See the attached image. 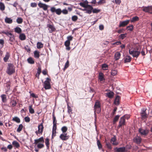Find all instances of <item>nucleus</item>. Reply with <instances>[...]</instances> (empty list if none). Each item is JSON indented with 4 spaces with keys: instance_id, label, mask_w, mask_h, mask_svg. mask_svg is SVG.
Instances as JSON below:
<instances>
[{
    "instance_id": "cd10ccee",
    "label": "nucleus",
    "mask_w": 152,
    "mask_h": 152,
    "mask_svg": "<svg viewBox=\"0 0 152 152\" xmlns=\"http://www.w3.org/2000/svg\"><path fill=\"white\" fill-rule=\"evenodd\" d=\"M12 144L14 147H16V148H18L20 146L19 143L15 140H14L12 142Z\"/></svg>"
},
{
    "instance_id": "4be33fe9",
    "label": "nucleus",
    "mask_w": 152,
    "mask_h": 152,
    "mask_svg": "<svg viewBox=\"0 0 152 152\" xmlns=\"http://www.w3.org/2000/svg\"><path fill=\"white\" fill-rule=\"evenodd\" d=\"M99 79L100 81L104 82L105 79L104 77V75L102 72H100L99 75Z\"/></svg>"
},
{
    "instance_id": "de8ad7c7",
    "label": "nucleus",
    "mask_w": 152,
    "mask_h": 152,
    "mask_svg": "<svg viewBox=\"0 0 152 152\" xmlns=\"http://www.w3.org/2000/svg\"><path fill=\"white\" fill-rule=\"evenodd\" d=\"M106 146L107 148L110 150H111L112 147L111 144L109 142H106Z\"/></svg>"
},
{
    "instance_id": "20e7f679",
    "label": "nucleus",
    "mask_w": 152,
    "mask_h": 152,
    "mask_svg": "<svg viewBox=\"0 0 152 152\" xmlns=\"http://www.w3.org/2000/svg\"><path fill=\"white\" fill-rule=\"evenodd\" d=\"M138 49V48H137L136 49H134L133 50H132V49H130L129 50V53L133 57L137 58L140 53V52L137 50Z\"/></svg>"
},
{
    "instance_id": "e2e57ef3",
    "label": "nucleus",
    "mask_w": 152,
    "mask_h": 152,
    "mask_svg": "<svg viewBox=\"0 0 152 152\" xmlns=\"http://www.w3.org/2000/svg\"><path fill=\"white\" fill-rule=\"evenodd\" d=\"M70 42L67 40L64 43V45L65 46H70Z\"/></svg>"
},
{
    "instance_id": "72a5a7b5",
    "label": "nucleus",
    "mask_w": 152,
    "mask_h": 152,
    "mask_svg": "<svg viewBox=\"0 0 152 152\" xmlns=\"http://www.w3.org/2000/svg\"><path fill=\"white\" fill-rule=\"evenodd\" d=\"M37 47L38 49H40L43 47V44L41 42H38L37 43Z\"/></svg>"
},
{
    "instance_id": "09e8293b",
    "label": "nucleus",
    "mask_w": 152,
    "mask_h": 152,
    "mask_svg": "<svg viewBox=\"0 0 152 152\" xmlns=\"http://www.w3.org/2000/svg\"><path fill=\"white\" fill-rule=\"evenodd\" d=\"M97 144L99 149H100L102 148V146L99 140H98L97 141Z\"/></svg>"
},
{
    "instance_id": "423d86ee",
    "label": "nucleus",
    "mask_w": 152,
    "mask_h": 152,
    "mask_svg": "<svg viewBox=\"0 0 152 152\" xmlns=\"http://www.w3.org/2000/svg\"><path fill=\"white\" fill-rule=\"evenodd\" d=\"M2 33L6 34L9 37V41L11 42H13L15 40V37L11 33L8 31L5 32L3 31L2 32Z\"/></svg>"
},
{
    "instance_id": "864d4df0",
    "label": "nucleus",
    "mask_w": 152,
    "mask_h": 152,
    "mask_svg": "<svg viewBox=\"0 0 152 152\" xmlns=\"http://www.w3.org/2000/svg\"><path fill=\"white\" fill-rule=\"evenodd\" d=\"M119 117L120 115H117L115 116L113 121L114 123L117 122L118 121V119L119 118Z\"/></svg>"
},
{
    "instance_id": "338daca9",
    "label": "nucleus",
    "mask_w": 152,
    "mask_h": 152,
    "mask_svg": "<svg viewBox=\"0 0 152 152\" xmlns=\"http://www.w3.org/2000/svg\"><path fill=\"white\" fill-rule=\"evenodd\" d=\"M105 1V0H99V1L98 2V4H100L104 3L106 2Z\"/></svg>"
},
{
    "instance_id": "4d7b16f0",
    "label": "nucleus",
    "mask_w": 152,
    "mask_h": 152,
    "mask_svg": "<svg viewBox=\"0 0 152 152\" xmlns=\"http://www.w3.org/2000/svg\"><path fill=\"white\" fill-rule=\"evenodd\" d=\"M69 66V61L68 60L66 63L63 69L64 70H65L66 68H67Z\"/></svg>"
},
{
    "instance_id": "c756f323",
    "label": "nucleus",
    "mask_w": 152,
    "mask_h": 152,
    "mask_svg": "<svg viewBox=\"0 0 152 152\" xmlns=\"http://www.w3.org/2000/svg\"><path fill=\"white\" fill-rule=\"evenodd\" d=\"M34 53V58L38 59L39 57V52L37 50H35Z\"/></svg>"
},
{
    "instance_id": "6e6552de",
    "label": "nucleus",
    "mask_w": 152,
    "mask_h": 152,
    "mask_svg": "<svg viewBox=\"0 0 152 152\" xmlns=\"http://www.w3.org/2000/svg\"><path fill=\"white\" fill-rule=\"evenodd\" d=\"M50 10L52 13L55 12L56 14L60 15L61 13V10L60 8L56 9L54 7H51Z\"/></svg>"
},
{
    "instance_id": "bb28decb",
    "label": "nucleus",
    "mask_w": 152,
    "mask_h": 152,
    "mask_svg": "<svg viewBox=\"0 0 152 152\" xmlns=\"http://www.w3.org/2000/svg\"><path fill=\"white\" fill-rule=\"evenodd\" d=\"M45 144L46 146L47 149H48L50 147V140L48 138L45 139Z\"/></svg>"
},
{
    "instance_id": "f8f14e48",
    "label": "nucleus",
    "mask_w": 152,
    "mask_h": 152,
    "mask_svg": "<svg viewBox=\"0 0 152 152\" xmlns=\"http://www.w3.org/2000/svg\"><path fill=\"white\" fill-rule=\"evenodd\" d=\"M119 123V125L118 126L119 128L125 125V120L123 117H122L120 118Z\"/></svg>"
},
{
    "instance_id": "ea45409f",
    "label": "nucleus",
    "mask_w": 152,
    "mask_h": 152,
    "mask_svg": "<svg viewBox=\"0 0 152 152\" xmlns=\"http://www.w3.org/2000/svg\"><path fill=\"white\" fill-rule=\"evenodd\" d=\"M67 128L66 126H64L61 128V130L63 132V133L66 134V132L67 130Z\"/></svg>"
},
{
    "instance_id": "49530a36",
    "label": "nucleus",
    "mask_w": 152,
    "mask_h": 152,
    "mask_svg": "<svg viewBox=\"0 0 152 152\" xmlns=\"http://www.w3.org/2000/svg\"><path fill=\"white\" fill-rule=\"evenodd\" d=\"M23 127V126L22 124H20L17 129V132H20L22 130Z\"/></svg>"
},
{
    "instance_id": "5fc2aeb1",
    "label": "nucleus",
    "mask_w": 152,
    "mask_h": 152,
    "mask_svg": "<svg viewBox=\"0 0 152 152\" xmlns=\"http://www.w3.org/2000/svg\"><path fill=\"white\" fill-rule=\"evenodd\" d=\"M68 112L69 114H71L72 113V110L70 107L68 105H67Z\"/></svg>"
},
{
    "instance_id": "f704fd0d",
    "label": "nucleus",
    "mask_w": 152,
    "mask_h": 152,
    "mask_svg": "<svg viewBox=\"0 0 152 152\" xmlns=\"http://www.w3.org/2000/svg\"><path fill=\"white\" fill-rule=\"evenodd\" d=\"M114 95V93L113 92L110 91L107 93V96L110 98H112Z\"/></svg>"
},
{
    "instance_id": "e433bc0d",
    "label": "nucleus",
    "mask_w": 152,
    "mask_h": 152,
    "mask_svg": "<svg viewBox=\"0 0 152 152\" xmlns=\"http://www.w3.org/2000/svg\"><path fill=\"white\" fill-rule=\"evenodd\" d=\"M19 39L21 40H24L26 39V36L25 34H21L20 35Z\"/></svg>"
},
{
    "instance_id": "0eeeda50",
    "label": "nucleus",
    "mask_w": 152,
    "mask_h": 152,
    "mask_svg": "<svg viewBox=\"0 0 152 152\" xmlns=\"http://www.w3.org/2000/svg\"><path fill=\"white\" fill-rule=\"evenodd\" d=\"M43 121H42V122L40 124H39L38 126V131H37L35 132V133L37 135H38V134H42L43 131L44 127H43Z\"/></svg>"
},
{
    "instance_id": "bf43d9fd",
    "label": "nucleus",
    "mask_w": 152,
    "mask_h": 152,
    "mask_svg": "<svg viewBox=\"0 0 152 152\" xmlns=\"http://www.w3.org/2000/svg\"><path fill=\"white\" fill-rule=\"evenodd\" d=\"M117 73V71L116 70H112L111 72V74L113 76L115 75Z\"/></svg>"
},
{
    "instance_id": "4c0bfd02",
    "label": "nucleus",
    "mask_w": 152,
    "mask_h": 152,
    "mask_svg": "<svg viewBox=\"0 0 152 152\" xmlns=\"http://www.w3.org/2000/svg\"><path fill=\"white\" fill-rule=\"evenodd\" d=\"M5 6L4 4L2 2H0V10L2 11L4 10Z\"/></svg>"
},
{
    "instance_id": "2eb2a0df",
    "label": "nucleus",
    "mask_w": 152,
    "mask_h": 152,
    "mask_svg": "<svg viewBox=\"0 0 152 152\" xmlns=\"http://www.w3.org/2000/svg\"><path fill=\"white\" fill-rule=\"evenodd\" d=\"M38 6L40 8H42L44 11L47 10L48 7H49L48 5L41 2H39L38 4Z\"/></svg>"
},
{
    "instance_id": "a878e982",
    "label": "nucleus",
    "mask_w": 152,
    "mask_h": 152,
    "mask_svg": "<svg viewBox=\"0 0 152 152\" xmlns=\"http://www.w3.org/2000/svg\"><path fill=\"white\" fill-rule=\"evenodd\" d=\"M120 97L119 96H117L114 101V104L115 105H118L119 104V99Z\"/></svg>"
},
{
    "instance_id": "f257e3e1",
    "label": "nucleus",
    "mask_w": 152,
    "mask_h": 152,
    "mask_svg": "<svg viewBox=\"0 0 152 152\" xmlns=\"http://www.w3.org/2000/svg\"><path fill=\"white\" fill-rule=\"evenodd\" d=\"M44 142L43 137H42L39 139L34 140V144L37 145V147L38 149H41L44 147L43 144Z\"/></svg>"
},
{
    "instance_id": "c85d7f7f",
    "label": "nucleus",
    "mask_w": 152,
    "mask_h": 152,
    "mask_svg": "<svg viewBox=\"0 0 152 152\" xmlns=\"http://www.w3.org/2000/svg\"><path fill=\"white\" fill-rule=\"evenodd\" d=\"M2 102L4 103H5L7 101L6 96L5 94H2L1 96Z\"/></svg>"
},
{
    "instance_id": "4468645a",
    "label": "nucleus",
    "mask_w": 152,
    "mask_h": 152,
    "mask_svg": "<svg viewBox=\"0 0 152 152\" xmlns=\"http://www.w3.org/2000/svg\"><path fill=\"white\" fill-rule=\"evenodd\" d=\"M47 27L48 28V29L50 33H52L53 31H55L56 29L54 26L53 24H48L47 25Z\"/></svg>"
},
{
    "instance_id": "ddd939ff",
    "label": "nucleus",
    "mask_w": 152,
    "mask_h": 152,
    "mask_svg": "<svg viewBox=\"0 0 152 152\" xmlns=\"http://www.w3.org/2000/svg\"><path fill=\"white\" fill-rule=\"evenodd\" d=\"M92 10H93V7L91 5H88L86 7L85 9L84 10V11H86L85 12L86 13L90 14L92 12Z\"/></svg>"
},
{
    "instance_id": "a211bd4d",
    "label": "nucleus",
    "mask_w": 152,
    "mask_h": 152,
    "mask_svg": "<svg viewBox=\"0 0 152 152\" xmlns=\"http://www.w3.org/2000/svg\"><path fill=\"white\" fill-rule=\"evenodd\" d=\"M129 20H127L122 22H120L119 27H125L129 24Z\"/></svg>"
},
{
    "instance_id": "8fccbe9b",
    "label": "nucleus",
    "mask_w": 152,
    "mask_h": 152,
    "mask_svg": "<svg viewBox=\"0 0 152 152\" xmlns=\"http://www.w3.org/2000/svg\"><path fill=\"white\" fill-rule=\"evenodd\" d=\"M16 21L18 23L21 24L23 21V19L21 18H18L16 20Z\"/></svg>"
},
{
    "instance_id": "13d9d810",
    "label": "nucleus",
    "mask_w": 152,
    "mask_h": 152,
    "mask_svg": "<svg viewBox=\"0 0 152 152\" xmlns=\"http://www.w3.org/2000/svg\"><path fill=\"white\" fill-rule=\"evenodd\" d=\"M100 11V10H98L97 9L95 8L94 9H93L92 10V12L94 13H97Z\"/></svg>"
},
{
    "instance_id": "c03bdc74",
    "label": "nucleus",
    "mask_w": 152,
    "mask_h": 152,
    "mask_svg": "<svg viewBox=\"0 0 152 152\" xmlns=\"http://www.w3.org/2000/svg\"><path fill=\"white\" fill-rule=\"evenodd\" d=\"M32 105H30L29 107V113L31 114H33L34 113V109L32 108Z\"/></svg>"
},
{
    "instance_id": "7ed1b4c3",
    "label": "nucleus",
    "mask_w": 152,
    "mask_h": 152,
    "mask_svg": "<svg viewBox=\"0 0 152 152\" xmlns=\"http://www.w3.org/2000/svg\"><path fill=\"white\" fill-rule=\"evenodd\" d=\"M15 67L12 64H8V66L7 70V72L9 75H10L15 72Z\"/></svg>"
},
{
    "instance_id": "37998d69",
    "label": "nucleus",
    "mask_w": 152,
    "mask_h": 152,
    "mask_svg": "<svg viewBox=\"0 0 152 152\" xmlns=\"http://www.w3.org/2000/svg\"><path fill=\"white\" fill-rule=\"evenodd\" d=\"M102 68L104 70H107L108 66V65L106 64H104L102 65Z\"/></svg>"
},
{
    "instance_id": "f03ea898",
    "label": "nucleus",
    "mask_w": 152,
    "mask_h": 152,
    "mask_svg": "<svg viewBox=\"0 0 152 152\" xmlns=\"http://www.w3.org/2000/svg\"><path fill=\"white\" fill-rule=\"evenodd\" d=\"M94 113H99L101 111V105L100 102L98 100H96L94 106Z\"/></svg>"
},
{
    "instance_id": "79ce46f5",
    "label": "nucleus",
    "mask_w": 152,
    "mask_h": 152,
    "mask_svg": "<svg viewBox=\"0 0 152 152\" xmlns=\"http://www.w3.org/2000/svg\"><path fill=\"white\" fill-rule=\"evenodd\" d=\"M127 34V33L121 34L119 36V38L121 39H123L126 37Z\"/></svg>"
},
{
    "instance_id": "5701e85b",
    "label": "nucleus",
    "mask_w": 152,
    "mask_h": 152,
    "mask_svg": "<svg viewBox=\"0 0 152 152\" xmlns=\"http://www.w3.org/2000/svg\"><path fill=\"white\" fill-rule=\"evenodd\" d=\"M132 58L130 56H126L124 58V63H126L130 62Z\"/></svg>"
},
{
    "instance_id": "f3484780",
    "label": "nucleus",
    "mask_w": 152,
    "mask_h": 152,
    "mask_svg": "<svg viewBox=\"0 0 152 152\" xmlns=\"http://www.w3.org/2000/svg\"><path fill=\"white\" fill-rule=\"evenodd\" d=\"M115 152H125L126 151L125 147H116L114 149Z\"/></svg>"
},
{
    "instance_id": "9d476101",
    "label": "nucleus",
    "mask_w": 152,
    "mask_h": 152,
    "mask_svg": "<svg viewBox=\"0 0 152 152\" xmlns=\"http://www.w3.org/2000/svg\"><path fill=\"white\" fill-rule=\"evenodd\" d=\"M142 10L146 12L152 14V6L143 7Z\"/></svg>"
},
{
    "instance_id": "a18cd8bd",
    "label": "nucleus",
    "mask_w": 152,
    "mask_h": 152,
    "mask_svg": "<svg viewBox=\"0 0 152 152\" xmlns=\"http://www.w3.org/2000/svg\"><path fill=\"white\" fill-rule=\"evenodd\" d=\"M10 103L11 104V106L12 107H14L16 105L17 102L15 100H12L11 101Z\"/></svg>"
},
{
    "instance_id": "412c9836",
    "label": "nucleus",
    "mask_w": 152,
    "mask_h": 152,
    "mask_svg": "<svg viewBox=\"0 0 152 152\" xmlns=\"http://www.w3.org/2000/svg\"><path fill=\"white\" fill-rule=\"evenodd\" d=\"M116 138L115 136L111 138L110 140L111 142L114 145H117L118 144V142L116 141Z\"/></svg>"
},
{
    "instance_id": "69168bd1",
    "label": "nucleus",
    "mask_w": 152,
    "mask_h": 152,
    "mask_svg": "<svg viewBox=\"0 0 152 152\" xmlns=\"http://www.w3.org/2000/svg\"><path fill=\"white\" fill-rule=\"evenodd\" d=\"M62 12L64 15H66L68 14V11L66 9H64L61 10V13Z\"/></svg>"
},
{
    "instance_id": "473e14b6",
    "label": "nucleus",
    "mask_w": 152,
    "mask_h": 152,
    "mask_svg": "<svg viewBox=\"0 0 152 152\" xmlns=\"http://www.w3.org/2000/svg\"><path fill=\"white\" fill-rule=\"evenodd\" d=\"M121 56V54L119 52H116L114 55V57L115 58V60H118Z\"/></svg>"
},
{
    "instance_id": "6e6d98bb",
    "label": "nucleus",
    "mask_w": 152,
    "mask_h": 152,
    "mask_svg": "<svg viewBox=\"0 0 152 152\" xmlns=\"http://www.w3.org/2000/svg\"><path fill=\"white\" fill-rule=\"evenodd\" d=\"M79 4L80 6L85 8L88 5V4H86L84 2H80V3Z\"/></svg>"
},
{
    "instance_id": "a19ab883",
    "label": "nucleus",
    "mask_w": 152,
    "mask_h": 152,
    "mask_svg": "<svg viewBox=\"0 0 152 152\" xmlns=\"http://www.w3.org/2000/svg\"><path fill=\"white\" fill-rule=\"evenodd\" d=\"M12 120L18 123H20V118L17 117H15L13 118Z\"/></svg>"
},
{
    "instance_id": "c9c22d12",
    "label": "nucleus",
    "mask_w": 152,
    "mask_h": 152,
    "mask_svg": "<svg viewBox=\"0 0 152 152\" xmlns=\"http://www.w3.org/2000/svg\"><path fill=\"white\" fill-rule=\"evenodd\" d=\"M15 31L18 34H20L22 32L21 29L19 27H16L14 29Z\"/></svg>"
},
{
    "instance_id": "58836bf2",
    "label": "nucleus",
    "mask_w": 152,
    "mask_h": 152,
    "mask_svg": "<svg viewBox=\"0 0 152 152\" xmlns=\"http://www.w3.org/2000/svg\"><path fill=\"white\" fill-rule=\"evenodd\" d=\"M139 20V18L138 17L136 16L132 18L131 20V22H134L135 21H138Z\"/></svg>"
},
{
    "instance_id": "052dcab7",
    "label": "nucleus",
    "mask_w": 152,
    "mask_h": 152,
    "mask_svg": "<svg viewBox=\"0 0 152 152\" xmlns=\"http://www.w3.org/2000/svg\"><path fill=\"white\" fill-rule=\"evenodd\" d=\"M67 40L69 42H70L72 40L73 38V37L71 36H68L67 37Z\"/></svg>"
},
{
    "instance_id": "2f4dec72",
    "label": "nucleus",
    "mask_w": 152,
    "mask_h": 152,
    "mask_svg": "<svg viewBox=\"0 0 152 152\" xmlns=\"http://www.w3.org/2000/svg\"><path fill=\"white\" fill-rule=\"evenodd\" d=\"M27 61L28 63L30 64H34V59L31 57H30L28 58Z\"/></svg>"
},
{
    "instance_id": "1a4fd4ad",
    "label": "nucleus",
    "mask_w": 152,
    "mask_h": 152,
    "mask_svg": "<svg viewBox=\"0 0 152 152\" xmlns=\"http://www.w3.org/2000/svg\"><path fill=\"white\" fill-rule=\"evenodd\" d=\"M147 109L144 108L142 110V112L141 113V114L142 119H145L148 118L149 112L148 111L147 113Z\"/></svg>"
},
{
    "instance_id": "0e129e2a",
    "label": "nucleus",
    "mask_w": 152,
    "mask_h": 152,
    "mask_svg": "<svg viewBox=\"0 0 152 152\" xmlns=\"http://www.w3.org/2000/svg\"><path fill=\"white\" fill-rule=\"evenodd\" d=\"M37 4L35 2L31 3V6L32 7H36L37 6Z\"/></svg>"
},
{
    "instance_id": "9b49d317",
    "label": "nucleus",
    "mask_w": 152,
    "mask_h": 152,
    "mask_svg": "<svg viewBox=\"0 0 152 152\" xmlns=\"http://www.w3.org/2000/svg\"><path fill=\"white\" fill-rule=\"evenodd\" d=\"M133 140L134 142L139 144L141 143L142 139L140 137L137 136L133 138Z\"/></svg>"
},
{
    "instance_id": "7c9ffc66",
    "label": "nucleus",
    "mask_w": 152,
    "mask_h": 152,
    "mask_svg": "<svg viewBox=\"0 0 152 152\" xmlns=\"http://www.w3.org/2000/svg\"><path fill=\"white\" fill-rule=\"evenodd\" d=\"M57 127H53L52 138L53 139L54 137L56 136V130Z\"/></svg>"
},
{
    "instance_id": "774afa93",
    "label": "nucleus",
    "mask_w": 152,
    "mask_h": 152,
    "mask_svg": "<svg viewBox=\"0 0 152 152\" xmlns=\"http://www.w3.org/2000/svg\"><path fill=\"white\" fill-rule=\"evenodd\" d=\"M25 121L26 122H28L30 121V118L28 117H26L24 118Z\"/></svg>"
},
{
    "instance_id": "39448f33",
    "label": "nucleus",
    "mask_w": 152,
    "mask_h": 152,
    "mask_svg": "<svg viewBox=\"0 0 152 152\" xmlns=\"http://www.w3.org/2000/svg\"><path fill=\"white\" fill-rule=\"evenodd\" d=\"M51 79L48 77L46 78V80L43 83L44 88L45 90L49 89L51 88V86L50 82Z\"/></svg>"
},
{
    "instance_id": "dca6fc26",
    "label": "nucleus",
    "mask_w": 152,
    "mask_h": 152,
    "mask_svg": "<svg viewBox=\"0 0 152 152\" xmlns=\"http://www.w3.org/2000/svg\"><path fill=\"white\" fill-rule=\"evenodd\" d=\"M59 138L62 140L65 141L68 139L69 136L67 135V133H63L60 135Z\"/></svg>"
},
{
    "instance_id": "603ef678",
    "label": "nucleus",
    "mask_w": 152,
    "mask_h": 152,
    "mask_svg": "<svg viewBox=\"0 0 152 152\" xmlns=\"http://www.w3.org/2000/svg\"><path fill=\"white\" fill-rule=\"evenodd\" d=\"M78 18L76 15H74L72 17V21L74 22L76 21L78 19Z\"/></svg>"
},
{
    "instance_id": "680f3d73",
    "label": "nucleus",
    "mask_w": 152,
    "mask_h": 152,
    "mask_svg": "<svg viewBox=\"0 0 152 152\" xmlns=\"http://www.w3.org/2000/svg\"><path fill=\"white\" fill-rule=\"evenodd\" d=\"M41 69L40 66H39L38 67L37 70V73L39 75L41 73Z\"/></svg>"
},
{
    "instance_id": "6ab92c4d",
    "label": "nucleus",
    "mask_w": 152,
    "mask_h": 152,
    "mask_svg": "<svg viewBox=\"0 0 152 152\" xmlns=\"http://www.w3.org/2000/svg\"><path fill=\"white\" fill-rule=\"evenodd\" d=\"M53 116V127H57V122L56 117L55 116L54 112H53L52 114Z\"/></svg>"
},
{
    "instance_id": "3c124183",
    "label": "nucleus",
    "mask_w": 152,
    "mask_h": 152,
    "mask_svg": "<svg viewBox=\"0 0 152 152\" xmlns=\"http://www.w3.org/2000/svg\"><path fill=\"white\" fill-rule=\"evenodd\" d=\"M134 26L133 25H132L131 26H128L126 27V28L128 30L132 31L133 29Z\"/></svg>"
},
{
    "instance_id": "b1692460",
    "label": "nucleus",
    "mask_w": 152,
    "mask_h": 152,
    "mask_svg": "<svg viewBox=\"0 0 152 152\" xmlns=\"http://www.w3.org/2000/svg\"><path fill=\"white\" fill-rule=\"evenodd\" d=\"M10 56V54L9 52H7L6 54L5 55V56L4 57L3 60L5 62H7V61L9 59Z\"/></svg>"
},
{
    "instance_id": "393cba45",
    "label": "nucleus",
    "mask_w": 152,
    "mask_h": 152,
    "mask_svg": "<svg viewBox=\"0 0 152 152\" xmlns=\"http://www.w3.org/2000/svg\"><path fill=\"white\" fill-rule=\"evenodd\" d=\"M4 20L5 22L7 23L11 24L13 22L11 18H9L7 17H6Z\"/></svg>"
},
{
    "instance_id": "aec40b11",
    "label": "nucleus",
    "mask_w": 152,
    "mask_h": 152,
    "mask_svg": "<svg viewBox=\"0 0 152 152\" xmlns=\"http://www.w3.org/2000/svg\"><path fill=\"white\" fill-rule=\"evenodd\" d=\"M139 132L141 135H146L148 133V132L147 130L143 129L142 128L139 129Z\"/></svg>"
}]
</instances>
